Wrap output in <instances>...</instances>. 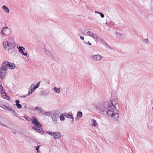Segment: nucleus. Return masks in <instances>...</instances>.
Listing matches in <instances>:
<instances>
[{"mask_svg":"<svg viewBox=\"0 0 153 153\" xmlns=\"http://www.w3.org/2000/svg\"><path fill=\"white\" fill-rule=\"evenodd\" d=\"M117 104L116 100L113 99L111 100L108 104L107 114L108 116L111 117L112 119L117 118L119 116V111L115 107Z\"/></svg>","mask_w":153,"mask_h":153,"instance_id":"obj_1","label":"nucleus"},{"mask_svg":"<svg viewBox=\"0 0 153 153\" xmlns=\"http://www.w3.org/2000/svg\"><path fill=\"white\" fill-rule=\"evenodd\" d=\"M96 110L100 114H104L105 112H107L108 110V107L107 104L105 102L99 103L95 106Z\"/></svg>","mask_w":153,"mask_h":153,"instance_id":"obj_2","label":"nucleus"},{"mask_svg":"<svg viewBox=\"0 0 153 153\" xmlns=\"http://www.w3.org/2000/svg\"><path fill=\"white\" fill-rule=\"evenodd\" d=\"M0 107H2L4 110L6 111H8L11 112L15 116H17L16 113L11 108L10 106L9 105L7 106L4 104H2L0 105Z\"/></svg>","mask_w":153,"mask_h":153,"instance_id":"obj_3","label":"nucleus"},{"mask_svg":"<svg viewBox=\"0 0 153 153\" xmlns=\"http://www.w3.org/2000/svg\"><path fill=\"white\" fill-rule=\"evenodd\" d=\"M3 44L4 49L8 50H10L13 45V44L7 41H3Z\"/></svg>","mask_w":153,"mask_h":153,"instance_id":"obj_4","label":"nucleus"},{"mask_svg":"<svg viewBox=\"0 0 153 153\" xmlns=\"http://www.w3.org/2000/svg\"><path fill=\"white\" fill-rule=\"evenodd\" d=\"M4 64L8 68L10 69H13L15 68V65L14 63H11L7 61H4Z\"/></svg>","mask_w":153,"mask_h":153,"instance_id":"obj_5","label":"nucleus"},{"mask_svg":"<svg viewBox=\"0 0 153 153\" xmlns=\"http://www.w3.org/2000/svg\"><path fill=\"white\" fill-rule=\"evenodd\" d=\"M59 114L55 112L52 113L51 117L53 122L56 123L59 119Z\"/></svg>","mask_w":153,"mask_h":153,"instance_id":"obj_6","label":"nucleus"},{"mask_svg":"<svg viewBox=\"0 0 153 153\" xmlns=\"http://www.w3.org/2000/svg\"><path fill=\"white\" fill-rule=\"evenodd\" d=\"M32 123L36 126H42V125L39 122L37 119L35 117H32Z\"/></svg>","mask_w":153,"mask_h":153,"instance_id":"obj_7","label":"nucleus"},{"mask_svg":"<svg viewBox=\"0 0 153 153\" xmlns=\"http://www.w3.org/2000/svg\"><path fill=\"white\" fill-rule=\"evenodd\" d=\"M91 57L93 60L97 61H100L102 58V56L99 54L92 56Z\"/></svg>","mask_w":153,"mask_h":153,"instance_id":"obj_8","label":"nucleus"},{"mask_svg":"<svg viewBox=\"0 0 153 153\" xmlns=\"http://www.w3.org/2000/svg\"><path fill=\"white\" fill-rule=\"evenodd\" d=\"M38 126H33L32 127V128L35 130L37 132L40 133L42 131H43L42 128Z\"/></svg>","mask_w":153,"mask_h":153,"instance_id":"obj_9","label":"nucleus"},{"mask_svg":"<svg viewBox=\"0 0 153 153\" xmlns=\"http://www.w3.org/2000/svg\"><path fill=\"white\" fill-rule=\"evenodd\" d=\"M6 74V71L0 70V78L1 79H4Z\"/></svg>","mask_w":153,"mask_h":153,"instance_id":"obj_10","label":"nucleus"},{"mask_svg":"<svg viewBox=\"0 0 153 153\" xmlns=\"http://www.w3.org/2000/svg\"><path fill=\"white\" fill-rule=\"evenodd\" d=\"M8 67L6 66L5 64H4V61L1 65V67H0V70L6 71Z\"/></svg>","mask_w":153,"mask_h":153,"instance_id":"obj_11","label":"nucleus"},{"mask_svg":"<svg viewBox=\"0 0 153 153\" xmlns=\"http://www.w3.org/2000/svg\"><path fill=\"white\" fill-rule=\"evenodd\" d=\"M53 134H54V135H53L54 136V138L55 139H58L61 137V134L59 132H53Z\"/></svg>","mask_w":153,"mask_h":153,"instance_id":"obj_12","label":"nucleus"},{"mask_svg":"<svg viewBox=\"0 0 153 153\" xmlns=\"http://www.w3.org/2000/svg\"><path fill=\"white\" fill-rule=\"evenodd\" d=\"M2 96L5 99L7 100L10 99V97L9 96H7V94L5 91H3L1 93Z\"/></svg>","mask_w":153,"mask_h":153,"instance_id":"obj_13","label":"nucleus"},{"mask_svg":"<svg viewBox=\"0 0 153 153\" xmlns=\"http://www.w3.org/2000/svg\"><path fill=\"white\" fill-rule=\"evenodd\" d=\"M48 95V91H41L40 94V95L43 96H46Z\"/></svg>","mask_w":153,"mask_h":153,"instance_id":"obj_14","label":"nucleus"},{"mask_svg":"<svg viewBox=\"0 0 153 153\" xmlns=\"http://www.w3.org/2000/svg\"><path fill=\"white\" fill-rule=\"evenodd\" d=\"M15 102L16 104H15V105H16L18 108L19 109L21 108L22 107V106L21 104H19L20 102L18 100H15Z\"/></svg>","mask_w":153,"mask_h":153,"instance_id":"obj_15","label":"nucleus"},{"mask_svg":"<svg viewBox=\"0 0 153 153\" xmlns=\"http://www.w3.org/2000/svg\"><path fill=\"white\" fill-rule=\"evenodd\" d=\"M45 53L48 56H49L50 57H52V55L51 53V52L49 50L47 49H45Z\"/></svg>","mask_w":153,"mask_h":153,"instance_id":"obj_16","label":"nucleus"},{"mask_svg":"<svg viewBox=\"0 0 153 153\" xmlns=\"http://www.w3.org/2000/svg\"><path fill=\"white\" fill-rule=\"evenodd\" d=\"M38 43H39V45H38V46L39 47L41 48H43L45 47V45H44L42 41H39L38 42Z\"/></svg>","mask_w":153,"mask_h":153,"instance_id":"obj_17","label":"nucleus"},{"mask_svg":"<svg viewBox=\"0 0 153 153\" xmlns=\"http://www.w3.org/2000/svg\"><path fill=\"white\" fill-rule=\"evenodd\" d=\"M3 10L6 13H8L9 12V10L8 8L5 5H3L2 7Z\"/></svg>","mask_w":153,"mask_h":153,"instance_id":"obj_18","label":"nucleus"},{"mask_svg":"<svg viewBox=\"0 0 153 153\" xmlns=\"http://www.w3.org/2000/svg\"><path fill=\"white\" fill-rule=\"evenodd\" d=\"M91 123H92L93 126L96 127H98V123H97L96 120L94 119L91 120Z\"/></svg>","mask_w":153,"mask_h":153,"instance_id":"obj_19","label":"nucleus"},{"mask_svg":"<svg viewBox=\"0 0 153 153\" xmlns=\"http://www.w3.org/2000/svg\"><path fill=\"white\" fill-rule=\"evenodd\" d=\"M88 31L85 29H82L81 30V33L82 34L84 35H88V33H88Z\"/></svg>","mask_w":153,"mask_h":153,"instance_id":"obj_20","label":"nucleus"},{"mask_svg":"<svg viewBox=\"0 0 153 153\" xmlns=\"http://www.w3.org/2000/svg\"><path fill=\"white\" fill-rule=\"evenodd\" d=\"M64 115L65 116L68 118H71L73 117V115H71L68 113H64Z\"/></svg>","mask_w":153,"mask_h":153,"instance_id":"obj_21","label":"nucleus"},{"mask_svg":"<svg viewBox=\"0 0 153 153\" xmlns=\"http://www.w3.org/2000/svg\"><path fill=\"white\" fill-rule=\"evenodd\" d=\"M53 90L56 93L59 94L60 93V88H58L55 87L53 88Z\"/></svg>","mask_w":153,"mask_h":153,"instance_id":"obj_22","label":"nucleus"},{"mask_svg":"<svg viewBox=\"0 0 153 153\" xmlns=\"http://www.w3.org/2000/svg\"><path fill=\"white\" fill-rule=\"evenodd\" d=\"M16 46L15 45H13L11 48L8 51H11V53H12L13 51H14L16 49Z\"/></svg>","mask_w":153,"mask_h":153,"instance_id":"obj_23","label":"nucleus"},{"mask_svg":"<svg viewBox=\"0 0 153 153\" xmlns=\"http://www.w3.org/2000/svg\"><path fill=\"white\" fill-rule=\"evenodd\" d=\"M64 117L65 116L64 115V113L61 114L59 117L60 120L61 121L64 120L65 119Z\"/></svg>","mask_w":153,"mask_h":153,"instance_id":"obj_24","label":"nucleus"},{"mask_svg":"<svg viewBox=\"0 0 153 153\" xmlns=\"http://www.w3.org/2000/svg\"><path fill=\"white\" fill-rule=\"evenodd\" d=\"M35 110L39 111L40 112H41L42 111V108H41L36 107H35Z\"/></svg>","mask_w":153,"mask_h":153,"instance_id":"obj_25","label":"nucleus"},{"mask_svg":"<svg viewBox=\"0 0 153 153\" xmlns=\"http://www.w3.org/2000/svg\"><path fill=\"white\" fill-rule=\"evenodd\" d=\"M82 116V112L79 111L77 112V116L81 117Z\"/></svg>","mask_w":153,"mask_h":153,"instance_id":"obj_26","label":"nucleus"},{"mask_svg":"<svg viewBox=\"0 0 153 153\" xmlns=\"http://www.w3.org/2000/svg\"><path fill=\"white\" fill-rule=\"evenodd\" d=\"M17 49H19V51L21 53V51H22V48L23 47L22 46H19V47L17 46Z\"/></svg>","mask_w":153,"mask_h":153,"instance_id":"obj_27","label":"nucleus"},{"mask_svg":"<svg viewBox=\"0 0 153 153\" xmlns=\"http://www.w3.org/2000/svg\"><path fill=\"white\" fill-rule=\"evenodd\" d=\"M40 146H38L36 148V150L37 152L38 153H41V152L39 150V147Z\"/></svg>","mask_w":153,"mask_h":153,"instance_id":"obj_28","label":"nucleus"},{"mask_svg":"<svg viewBox=\"0 0 153 153\" xmlns=\"http://www.w3.org/2000/svg\"><path fill=\"white\" fill-rule=\"evenodd\" d=\"M52 113L51 112H45V114L48 116H51V114Z\"/></svg>","mask_w":153,"mask_h":153,"instance_id":"obj_29","label":"nucleus"},{"mask_svg":"<svg viewBox=\"0 0 153 153\" xmlns=\"http://www.w3.org/2000/svg\"><path fill=\"white\" fill-rule=\"evenodd\" d=\"M88 33H88V35L91 36L92 37L94 34L92 32H90V31H88Z\"/></svg>","mask_w":153,"mask_h":153,"instance_id":"obj_30","label":"nucleus"},{"mask_svg":"<svg viewBox=\"0 0 153 153\" xmlns=\"http://www.w3.org/2000/svg\"><path fill=\"white\" fill-rule=\"evenodd\" d=\"M34 90L33 89H31V92H30V89H29V92L28 93V94H27V95H29L31 94L34 91Z\"/></svg>","mask_w":153,"mask_h":153,"instance_id":"obj_31","label":"nucleus"},{"mask_svg":"<svg viewBox=\"0 0 153 153\" xmlns=\"http://www.w3.org/2000/svg\"><path fill=\"white\" fill-rule=\"evenodd\" d=\"M20 53L22 55L26 56H27V53H25L23 51H21V52Z\"/></svg>","mask_w":153,"mask_h":153,"instance_id":"obj_32","label":"nucleus"},{"mask_svg":"<svg viewBox=\"0 0 153 153\" xmlns=\"http://www.w3.org/2000/svg\"><path fill=\"white\" fill-rule=\"evenodd\" d=\"M41 81L39 82L38 83L36 84L35 86L36 88H38L40 85V83L41 82Z\"/></svg>","mask_w":153,"mask_h":153,"instance_id":"obj_33","label":"nucleus"},{"mask_svg":"<svg viewBox=\"0 0 153 153\" xmlns=\"http://www.w3.org/2000/svg\"><path fill=\"white\" fill-rule=\"evenodd\" d=\"M143 42L147 44H149V43L148 39H144L143 40Z\"/></svg>","mask_w":153,"mask_h":153,"instance_id":"obj_34","label":"nucleus"},{"mask_svg":"<svg viewBox=\"0 0 153 153\" xmlns=\"http://www.w3.org/2000/svg\"><path fill=\"white\" fill-rule=\"evenodd\" d=\"M21 134L22 135L23 137L25 138L26 139H27V138H29V137L28 136H26L25 134L23 133H21Z\"/></svg>","mask_w":153,"mask_h":153,"instance_id":"obj_35","label":"nucleus"},{"mask_svg":"<svg viewBox=\"0 0 153 153\" xmlns=\"http://www.w3.org/2000/svg\"><path fill=\"white\" fill-rule=\"evenodd\" d=\"M0 125L6 127H8V126L3 124L0 121Z\"/></svg>","mask_w":153,"mask_h":153,"instance_id":"obj_36","label":"nucleus"},{"mask_svg":"<svg viewBox=\"0 0 153 153\" xmlns=\"http://www.w3.org/2000/svg\"><path fill=\"white\" fill-rule=\"evenodd\" d=\"M4 91V90L3 88V87L1 85H0V91Z\"/></svg>","mask_w":153,"mask_h":153,"instance_id":"obj_37","label":"nucleus"},{"mask_svg":"<svg viewBox=\"0 0 153 153\" xmlns=\"http://www.w3.org/2000/svg\"><path fill=\"white\" fill-rule=\"evenodd\" d=\"M8 29V27H4L2 30L4 32H5V31L6 30Z\"/></svg>","mask_w":153,"mask_h":153,"instance_id":"obj_38","label":"nucleus"},{"mask_svg":"<svg viewBox=\"0 0 153 153\" xmlns=\"http://www.w3.org/2000/svg\"><path fill=\"white\" fill-rule=\"evenodd\" d=\"M113 25V23L112 22H110L108 24V26L109 27H111L112 25Z\"/></svg>","mask_w":153,"mask_h":153,"instance_id":"obj_39","label":"nucleus"},{"mask_svg":"<svg viewBox=\"0 0 153 153\" xmlns=\"http://www.w3.org/2000/svg\"><path fill=\"white\" fill-rule=\"evenodd\" d=\"M46 133L49 135H51L52 136H53V133H52L51 131H47Z\"/></svg>","mask_w":153,"mask_h":153,"instance_id":"obj_40","label":"nucleus"},{"mask_svg":"<svg viewBox=\"0 0 153 153\" xmlns=\"http://www.w3.org/2000/svg\"><path fill=\"white\" fill-rule=\"evenodd\" d=\"M97 36L96 34H94L93 36H92V37L94 39H96Z\"/></svg>","mask_w":153,"mask_h":153,"instance_id":"obj_41","label":"nucleus"},{"mask_svg":"<svg viewBox=\"0 0 153 153\" xmlns=\"http://www.w3.org/2000/svg\"><path fill=\"white\" fill-rule=\"evenodd\" d=\"M84 42L85 44H88L89 45H91V43L89 41H88L87 42L85 41Z\"/></svg>","mask_w":153,"mask_h":153,"instance_id":"obj_42","label":"nucleus"},{"mask_svg":"<svg viewBox=\"0 0 153 153\" xmlns=\"http://www.w3.org/2000/svg\"><path fill=\"white\" fill-rule=\"evenodd\" d=\"M100 15L101 17L102 18H104V14L103 13H100Z\"/></svg>","mask_w":153,"mask_h":153,"instance_id":"obj_43","label":"nucleus"},{"mask_svg":"<svg viewBox=\"0 0 153 153\" xmlns=\"http://www.w3.org/2000/svg\"><path fill=\"white\" fill-rule=\"evenodd\" d=\"M96 39L97 40L100 41L101 39L98 36H97Z\"/></svg>","mask_w":153,"mask_h":153,"instance_id":"obj_44","label":"nucleus"},{"mask_svg":"<svg viewBox=\"0 0 153 153\" xmlns=\"http://www.w3.org/2000/svg\"><path fill=\"white\" fill-rule=\"evenodd\" d=\"M27 95H26V96H20L19 97L21 98H25L27 96Z\"/></svg>","mask_w":153,"mask_h":153,"instance_id":"obj_45","label":"nucleus"},{"mask_svg":"<svg viewBox=\"0 0 153 153\" xmlns=\"http://www.w3.org/2000/svg\"><path fill=\"white\" fill-rule=\"evenodd\" d=\"M118 35H120V36H124V34H121L120 33H118Z\"/></svg>","mask_w":153,"mask_h":153,"instance_id":"obj_46","label":"nucleus"},{"mask_svg":"<svg viewBox=\"0 0 153 153\" xmlns=\"http://www.w3.org/2000/svg\"><path fill=\"white\" fill-rule=\"evenodd\" d=\"M100 40H101L102 42L105 43V44H106V43L105 42V41L103 39H100Z\"/></svg>","mask_w":153,"mask_h":153,"instance_id":"obj_47","label":"nucleus"},{"mask_svg":"<svg viewBox=\"0 0 153 153\" xmlns=\"http://www.w3.org/2000/svg\"><path fill=\"white\" fill-rule=\"evenodd\" d=\"M71 118L72 119V120H71V123H72L74 122V117L73 116V117Z\"/></svg>","mask_w":153,"mask_h":153,"instance_id":"obj_48","label":"nucleus"},{"mask_svg":"<svg viewBox=\"0 0 153 153\" xmlns=\"http://www.w3.org/2000/svg\"><path fill=\"white\" fill-rule=\"evenodd\" d=\"M26 119L28 121H29L30 120V118L28 117H27V118H26Z\"/></svg>","mask_w":153,"mask_h":153,"instance_id":"obj_49","label":"nucleus"},{"mask_svg":"<svg viewBox=\"0 0 153 153\" xmlns=\"http://www.w3.org/2000/svg\"><path fill=\"white\" fill-rule=\"evenodd\" d=\"M1 33L2 35H4V34H5L4 33V32L2 30L1 31Z\"/></svg>","mask_w":153,"mask_h":153,"instance_id":"obj_50","label":"nucleus"},{"mask_svg":"<svg viewBox=\"0 0 153 153\" xmlns=\"http://www.w3.org/2000/svg\"><path fill=\"white\" fill-rule=\"evenodd\" d=\"M80 38L82 40H83L84 39V37L82 36H80Z\"/></svg>","mask_w":153,"mask_h":153,"instance_id":"obj_51","label":"nucleus"},{"mask_svg":"<svg viewBox=\"0 0 153 153\" xmlns=\"http://www.w3.org/2000/svg\"><path fill=\"white\" fill-rule=\"evenodd\" d=\"M36 88H37L35 86H34L33 89L35 91V90Z\"/></svg>","mask_w":153,"mask_h":153,"instance_id":"obj_52","label":"nucleus"},{"mask_svg":"<svg viewBox=\"0 0 153 153\" xmlns=\"http://www.w3.org/2000/svg\"><path fill=\"white\" fill-rule=\"evenodd\" d=\"M98 12V11H95V13H97Z\"/></svg>","mask_w":153,"mask_h":153,"instance_id":"obj_53","label":"nucleus"},{"mask_svg":"<svg viewBox=\"0 0 153 153\" xmlns=\"http://www.w3.org/2000/svg\"><path fill=\"white\" fill-rule=\"evenodd\" d=\"M13 133L15 134H16V132H15V131H13Z\"/></svg>","mask_w":153,"mask_h":153,"instance_id":"obj_54","label":"nucleus"},{"mask_svg":"<svg viewBox=\"0 0 153 153\" xmlns=\"http://www.w3.org/2000/svg\"><path fill=\"white\" fill-rule=\"evenodd\" d=\"M101 13V12H98L97 13H98L100 15V14Z\"/></svg>","mask_w":153,"mask_h":153,"instance_id":"obj_55","label":"nucleus"},{"mask_svg":"<svg viewBox=\"0 0 153 153\" xmlns=\"http://www.w3.org/2000/svg\"><path fill=\"white\" fill-rule=\"evenodd\" d=\"M25 50V48L24 47H23V48H22V51H23V50Z\"/></svg>","mask_w":153,"mask_h":153,"instance_id":"obj_56","label":"nucleus"},{"mask_svg":"<svg viewBox=\"0 0 153 153\" xmlns=\"http://www.w3.org/2000/svg\"><path fill=\"white\" fill-rule=\"evenodd\" d=\"M32 86V85H31V86H30V88H31V87Z\"/></svg>","mask_w":153,"mask_h":153,"instance_id":"obj_57","label":"nucleus"},{"mask_svg":"<svg viewBox=\"0 0 153 153\" xmlns=\"http://www.w3.org/2000/svg\"><path fill=\"white\" fill-rule=\"evenodd\" d=\"M30 92H31V90H30Z\"/></svg>","mask_w":153,"mask_h":153,"instance_id":"obj_58","label":"nucleus"}]
</instances>
